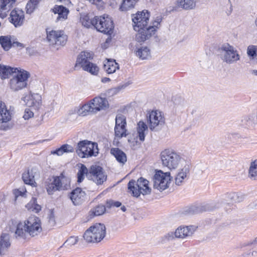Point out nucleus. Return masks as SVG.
Returning <instances> with one entry per match:
<instances>
[{"label": "nucleus", "mask_w": 257, "mask_h": 257, "mask_svg": "<svg viewBox=\"0 0 257 257\" xmlns=\"http://www.w3.org/2000/svg\"><path fill=\"white\" fill-rule=\"evenodd\" d=\"M42 230L40 219L35 216L29 217L24 223L19 222L17 225L16 235L23 236L26 232L34 237L39 234Z\"/></svg>", "instance_id": "1"}, {"label": "nucleus", "mask_w": 257, "mask_h": 257, "mask_svg": "<svg viewBox=\"0 0 257 257\" xmlns=\"http://www.w3.org/2000/svg\"><path fill=\"white\" fill-rule=\"evenodd\" d=\"M162 165L172 171L176 170L180 165L186 163L180 154L173 149H165L160 154Z\"/></svg>", "instance_id": "2"}, {"label": "nucleus", "mask_w": 257, "mask_h": 257, "mask_svg": "<svg viewBox=\"0 0 257 257\" xmlns=\"http://www.w3.org/2000/svg\"><path fill=\"white\" fill-rule=\"evenodd\" d=\"M12 74V77L8 83L12 91L18 92L27 87L28 79L30 76L28 72L23 69L17 68V70Z\"/></svg>", "instance_id": "3"}, {"label": "nucleus", "mask_w": 257, "mask_h": 257, "mask_svg": "<svg viewBox=\"0 0 257 257\" xmlns=\"http://www.w3.org/2000/svg\"><path fill=\"white\" fill-rule=\"evenodd\" d=\"M53 180L49 179L46 182V188L48 193L53 194L56 191L67 190L70 187V179L63 172L59 176L53 177Z\"/></svg>", "instance_id": "4"}, {"label": "nucleus", "mask_w": 257, "mask_h": 257, "mask_svg": "<svg viewBox=\"0 0 257 257\" xmlns=\"http://www.w3.org/2000/svg\"><path fill=\"white\" fill-rule=\"evenodd\" d=\"M149 182L141 177L137 181L132 180L127 184L128 192L134 197H138L141 194L148 195L151 193V188L149 185Z\"/></svg>", "instance_id": "5"}, {"label": "nucleus", "mask_w": 257, "mask_h": 257, "mask_svg": "<svg viewBox=\"0 0 257 257\" xmlns=\"http://www.w3.org/2000/svg\"><path fill=\"white\" fill-rule=\"evenodd\" d=\"M106 235V227L103 224L96 223L91 226L84 233L83 237L88 242H99Z\"/></svg>", "instance_id": "6"}, {"label": "nucleus", "mask_w": 257, "mask_h": 257, "mask_svg": "<svg viewBox=\"0 0 257 257\" xmlns=\"http://www.w3.org/2000/svg\"><path fill=\"white\" fill-rule=\"evenodd\" d=\"M220 58L227 64L236 63L240 60V55L237 49L228 43L223 45L221 47Z\"/></svg>", "instance_id": "7"}, {"label": "nucleus", "mask_w": 257, "mask_h": 257, "mask_svg": "<svg viewBox=\"0 0 257 257\" xmlns=\"http://www.w3.org/2000/svg\"><path fill=\"white\" fill-rule=\"evenodd\" d=\"M76 152L82 158L96 156L98 154L97 144L87 140L81 141L78 144Z\"/></svg>", "instance_id": "8"}, {"label": "nucleus", "mask_w": 257, "mask_h": 257, "mask_svg": "<svg viewBox=\"0 0 257 257\" xmlns=\"http://www.w3.org/2000/svg\"><path fill=\"white\" fill-rule=\"evenodd\" d=\"M147 117L149 128L152 131L161 129L165 123L164 114L159 110H152L148 112Z\"/></svg>", "instance_id": "9"}, {"label": "nucleus", "mask_w": 257, "mask_h": 257, "mask_svg": "<svg viewBox=\"0 0 257 257\" xmlns=\"http://www.w3.org/2000/svg\"><path fill=\"white\" fill-rule=\"evenodd\" d=\"M95 28L98 31L110 35L112 34L114 28L113 21L107 15L96 16Z\"/></svg>", "instance_id": "10"}, {"label": "nucleus", "mask_w": 257, "mask_h": 257, "mask_svg": "<svg viewBox=\"0 0 257 257\" xmlns=\"http://www.w3.org/2000/svg\"><path fill=\"white\" fill-rule=\"evenodd\" d=\"M171 180L170 172L164 173L161 170L158 171L153 177L154 188L163 191L169 187Z\"/></svg>", "instance_id": "11"}, {"label": "nucleus", "mask_w": 257, "mask_h": 257, "mask_svg": "<svg viewBox=\"0 0 257 257\" xmlns=\"http://www.w3.org/2000/svg\"><path fill=\"white\" fill-rule=\"evenodd\" d=\"M47 39L50 45L60 46L66 44L67 36L62 30H47Z\"/></svg>", "instance_id": "12"}, {"label": "nucleus", "mask_w": 257, "mask_h": 257, "mask_svg": "<svg viewBox=\"0 0 257 257\" xmlns=\"http://www.w3.org/2000/svg\"><path fill=\"white\" fill-rule=\"evenodd\" d=\"M150 14L148 11L144 10L141 12L133 15L132 21L135 31H140L141 29L147 26L149 21Z\"/></svg>", "instance_id": "13"}, {"label": "nucleus", "mask_w": 257, "mask_h": 257, "mask_svg": "<svg viewBox=\"0 0 257 257\" xmlns=\"http://www.w3.org/2000/svg\"><path fill=\"white\" fill-rule=\"evenodd\" d=\"M89 178L97 185L103 183L107 178V176L103 171V169L98 166H92L90 168Z\"/></svg>", "instance_id": "14"}, {"label": "nucleus", "mask_w": 257, "mask_h": 257, "mask_svg": "<svg viewBox=\"0 0 257 257\" xmlns=\"http://www.w3.org/2000/svg\"><path fill=\"white\" fill-rule=\"evenodd\" d=\"M126 119L122 114H118L115 117V126L114 128L115 135L116 137L121 138L126 136Z\"/></svg>", "instance_id": "15"}, {"label": "nucleus", "mask_w": 257, "mask_h": 257, "mask_svg": "<svg viewBox=\"0 0 257 257\" xmlns=\"http://www.w3.org/2000/svg\"><path fill=\"white\" fill-rule=\"evenodd\" d=\"M22 100L29 107L38 108L41 105V96L38 93L31 94L29 93L22 98Z\"/></svg>", "instance_id": "16"}, {"label": "nucleus", "mask_w": 257, "mask_h": 257, "mask_svg": "<svg viewBox=\"0 0 257 257\" xmlns=\"http://www.w3.org/2000/svg\"><path fill=\"white\" fill-rule=\"evenodd\" d=\"M196 227L193 225L180 226L175 231V236L177 238L186 239L192 235L196 230Z\"/></svg>", "instance_id": "17"}, {"label": "nucleus", "mask_w": 257, "mask_h": 257, "mask_svg": "<svg viewBox=\"0 0 257 257\" xmlns=\"http://www.w3.org/2000/svg\"><path fill=\"white\" fill-rule=\"evenodd\" d=\"M91 101L96 113L100 111L105 110L109 107L108 101L105 97L99 96H96L91 99Z\"/></svg>", "instance_id": "18"}, {"label": "nucleus", "mask_w": 257, "mask_h": 257, "mask_svg": "<svg viewBox=\"0 0 257 257\" xmlns=\"http://www.w3.org/2000/svg\"><path fill=\"white\" fill-rule=\"evenodd\" d=\"M148 132V126L147 124L144 121H140L138 123L136 131L133 134L134 139H139L141 142H144Z\"/></svg>", "instance_id": "19"}, {"label": "nucleus", "mask_w": 257, "mask_h": 257, "mask_svg": "<svg viewBox=\"0 0 257 257\" xmlns=\"http://www.w3.org/2000/svg\"><path fill=\"white\" fill-rule=\"evenodd\" d=\"M153 29H150L146 26L141 29L140 31H137L138 33L136 36V40L139 42H144L149 39L155 34L154 30H152Z\"/></svg>", "instance_id": "20"}, {"label": "nucleus", "mask_w": 257, "mask_h": 257, "mask_svg": "<svg viewBox=\"0 0 257 257\" xmlns=\"http://www.w3.org/2000/svg\"><path fill=\"white\" fill-rule=\"evenodd\" d=\"M11 22L13 23L15 27L21 26L24 20V14L23 11L19 9L13 10L10 15Z\"/></svg>", "instance_id": "21"}, {"label": "nucleus", "mask_w": 257, "mask_h": 257, "mask_svg": "<svg viewBox=\"0 0 257 257\" xmlns=\"http://www.w3.org/2000/svg\"><path fill=\"white\" fill-rule=\"evenodd\" d=\"M38 170L36 168H32L31 170L23 174L22 178L24 182L32 186H36L35 177L38 175Z\"/></svg>", "instance_id": "22"}, {"label": "nucleus", "mask_w": 257, "mask_h": 257, "mask_svg": "<svg viewBox=\"0 0 257 257\" xmlns=\"http://www.w3.org/2000/svg\"><path fill=\"white\" fill-rule=\"evenodd\" d=\"M86 193L80 188H76L71 193L70 199L74 205L81 204L85 199Z\"/></svg>", "instance_id": "23"}, {"label": "nucleus", "mask_w": 257, "mask_h": 257, "mask_svg": "<svg viewBox=\"0 0 257 257\" xmlns=\"http://www.w3.org/2000/svg\"><path fill=\"white\" fill-rule=\"evenodd\" d=\"M190 172V166L185 164L182 168L179 170L175 178V183L179 186L182 185L187 179Z\"/></svg>", "instance_id": "24"}, {"label": "nucleus", "mask_w": 257, "mask_h": 257, "mask_svg": "<svg viewBox=\"0 0 257 257\" xmlns=\"http://www.w3.org/2000/svg\"><path fill=\"white\" fill-rule=\"evenodd\" d=\"M16 0H0V18H5Z\"/></svg>", "instance_id": "25"}, {"label": "nucleus", "mask_w": 257, "mask_h": 257, "mask_svg": "<svg viewBox=\"0 0 257 257\" xmlns=\"http://www.w3.org/2000/svg\"><path fill=\"white\" fill-rule=\"evenodd\" d=\"M92 59V55L91 53L86 51L82 52L78 56L75 66H80L83 69L88 63H91L89 61Z\"/></svg>", "instance_id": "26"}, {"label": "nucleus", "mask_w": 257, "mask_h": 257, "mask_svg": "<svg viewBox=\"0 0 257 257\" xmlns=\"http://www.w3.org/2000/svg\"><path fill=\"white\" fill-rule=\"evenodd\" d=\"M12 117V111L8 108L5 103L0 102V122L7 123L11 120Z\"/></svg>", "instance_id": "27"}, {"label": "nucleus", "mask_w": 257, "mask_h": 257, "mask_svg": "<svg viewBox=\"0 0 257 257\" xmlns=\"http://www.w3.org/2000/svg\"><path fill=\"white\" fill-rule=\"evenodd\" d=\"M54 14H58L56 20L57 21H64L67 19L69 11L63 6L56 5L52 9Z\"/></svg>", "instance_id": "28"}, {"label": "nucleus", "mask_w": 257, "mask_h": 257, "mask_svg": "<svg viewBox=\"0 0 257 257\" xmlns=\"http://www.w3.org/2000/svg\"><path fill=\"white\" fill-rule=\"evenodd\" d=\"M136 56L141 60H147L151 58V51L147 46H142L136 49Z\"/></svg>", "instance_id": "29"}, {"label": "nucleus", "mask_w": 257, "mask_h": 257, "mask_svg": "<svg viewBox=\"0 0 257 257\" xmlns=\"http://www.w3.org/2000/svg\"><path fill=\"white\" fill-rule=\"evenodd\" d=\"M176 5L178 8L184 10H191L195 8L196 0H177Z\"/></svg>", "instance_id": "30"}, {"label": "nucleus", "mask_w": 257, "mask_h": 257, "mask_svg": "<svg viewBox=\"0 0 257 257\" xmlns=\"http://www.w3.org/2000/svg\"><path fill=\"white\" fill-rule=\"evenodd\" d=\"M110 153L115 158L118 162L124 164L127 161L125 154L118 148H112Z\"/></svg>", "instance_id": "31"}, {"label": "nucleus", "mask_w": 257, "mask_h": 257, "mask_svg": "<svg viewBox=\"0 0 257 257\" xmlns=\"http://www.w3.org/2000/svg\"><path fill=\"white\" fill-rule=\"evenodd\" d=\"M104 69L108 74H112L119 69V66L114 60L107 59L104 64Z\"/></svg>", "instance_id": "32"}, {"label": "nucleus", "mask_w": 257, "mask_h": 257, "mask_svg": "<svg viewBox=\"0 0 257 257\" xmlns=\"http://www.w3.org/2000/svg\"><path fill=\"white\" fill-rule=\"evenodd\" d=\"M93 106V105L91 100L88 103L84 104L78 109V113L79 115L82 116L86 115L88 113H95V111Z\"/></svg>", "instance_id": "33"}, {"label": "nucleus", "mask_w": 257, "mask_h": 257, "mask_svg": "<svg viewBox=\"0 0 257 257\" xmlns=\"http://www.w3.org/2000/svg\"><path fill=\"white\" fill-rule=\"evenodd\" d=\"M10 246L9 236L6 234L2 235L0 239V254H5Z\"/></svg>", "instance_id": "34"}, {"label": "nucleus", "mask_w": 257, "mask_h": 257, "mask_svg": "<svg viewBox=\"0 0 257 257\" xmlns=\"http://www.w3.org/2000/svg\"><path fill=\"white\" fill-rule=\"evenodd\" d=\"M73 152L74 148L72 146L68 144H64L58 149L51 151V154L60 156L64 153H72Z\"/></svg>", "instance_id": "35"}, {"label": "nucleus", "mask_w": 257, "mask_h": 257, "mask_svg": "<svg viewBox=\"0 0 257 257\" xmlns=\"http://www.w3.org/2000/svg\"><path fill=\"white\" fill-rule=\"evenodd\" d=\"M16 70L17 68L0 64V77L2 79H6Z\"/></svg>", "instance_id": "36"}, {"label": "nucleus", "mask_w": 257, "mask_h": 257, "mask_svg": "<svg viewBox=\"0 0 257 257\" xmlns=\"http://www.w3.org/2000/svg\"><path fill=\"white\" fill-rule=\"evenodd\" d=\"M13 36H2L0 37V44L3 49L8 51L12 47Z\"/></svg>", "instance_id": "37"}, {"label": "nucleus", "mask_w": 257, "mask_h": 257, "mask_svg": "<svg viewBox=\"0 0 257 257\" xmlns=\"http://www.w3.org/2000/svg\"><path fill=\"white\" fill-rule=\"evenodd\" d=\"M80 21L82 25L86 28H90L91 26L95 27V17L91 20L87 15H81Z\"/></svg>", "instance_id": "38"}, {"label": "nucleus", "mask_w": 257, "mask_h": 257, "mask_svg": "<svg viewBox=\"0 0 257 257\" xmlns=\"http://www.w3.org/2000/svg\"><path fill=\"white\" fill-rule=\"evenodd\" d=\"M138 0H123L119 8L121 11H126L134 8Z\"/></svg>", "instance_id": "39"}, {"label": "nucleus", "mask_w": 257, "mask_h": 257, "mask_svg": "<svg viewBox=\"0 0 257 257\" xmlns=\"http://www.w3.org/2000/svg\"><path fill=\"white\" fill-rule=\"evenodd\" d=\"M26 207L28 210L35 212H38L41 210V206L37 203L36 199L33 198L26 205Z\"/></svg>", "instance_id": "40"}, {"label": "nucleus", "mask_w": 257, "mask_h": 257, "mask_svg": "<svg viewBox=\"0 0 257 257\" xmlns=\"http://www.w3.org/2000/svg\"><path fill=\"white\" fill-rule=\"evenodd\" d=\"M248 175L251 179L257 180V160L251 163Z\"/></svg>", "instance_id": "41"}, {"label": "nucleus", "mask_w": 257, "mask_h": 257, "mask_svg": "<svg viewBox=\"0 0 257 257\" xmlns=\"http://www.w3.org/2000/svg\"><path fill=\"white\" fill-rule=\"evenodd\" d=\"M246 53L249 60H254L257 57V45H249L246 50Z\"/></svg>", "instance_id": "42"}, {"label": "nucleus", "mask_w": 257, "mask_h": 257, "mask_svg": "<svg viewBox=\"0 0 257 257\" xmlns=\"http://www.w3.org/2000/svg\"><path fill=\"white\" fill-rule=\"evenodd\" d=\"M83 69L93 75H97L99 71L98 67L96 64L91 62L88 63Z\"/></svg>", "instance_id": "43"}, {"label": "nucleus", "mask_w": 257, "mask_h": 257, "mask_svg": "<svg viewBox=\"0 0 257 257\" xmlns=\"http://www.w3.org/2000/svg\"><path fill=\"white\" fill-rule=\"evenodd\" d=\"M105 207L103 205H99L91 210L90 211V215L93 216H99L102 215L105 212Z\"/></svg>", "instance_id": "44"}, {"label": "nucleus", "mask_w": 257, "mask_h": 257, "mask_svg": "<svg viewBox=\"0 0 257 257\" xmlns=\"http://www.w3.org/2000/svg\"><path fill=\"white\" fill-rule=\"evenodd\" d=\"M162 18L161 16H157L152 22L151 25L148 27L150 29H153L152 30H154V32L156 33L157 30L160 27V24L162 22Z\"/></svg>", "instance_id": "45"}, {"label": "nucleus", "mask_w": 257, "mask_h": 257, "mask_svg": "<svg viewBox=\"0 0 257 257\" xmlns=\"http://www.w3.org/2000/svg\"><path fill=\"white\" fill-rule=\"evenodd\" d=\"M88 172L87 168L84 165H81L77 173L78 182L80 183L84 178L85 175Z\"/></svg>", "instance_id": "46"}, {"label": "nucleus", "mask_w": 257, "mask_h": 257, "mask_svg": "<svg viewBox=\"0 0 257 257\" xmlns=\"http://www.w3.org/2000/svg\"><path fill=\"white\" fill-rule=\"evenodd\" d=\"M13 193L17 198L19 196L26 197L27 191L25 187H21L19 189H15L13 191Z\"/></svg>", "instance_id": "47"}, {"label": "nucleus", "mask_w": 257, "mask_h": 257, "mask_svg": "<svg viewBox=\"0 0 257 257\" xmlns=\"http://www.w3.org/2000/svg\"><path fill=\"white\" fill-rule=\"evenodd\" d=\"M78 240V237L71 236L63 243V245L66 247L71 246L76 244Z\"/></svg>", "instance_id": "48"}, {"label": "nucleus", "mask_w": 257, "mask_h": 257, "mask_svg": "<svg viewBox=\"0 0 257 257\" xmlns=\"http://www.w3.org/2000/svg\"><path fill=\"white\" fill-rule=\"evenodd\" d=\"M37 8V7H36L34 4H33L32 2L29 0L26 7L27 13L29 14H32Z\"/></svg>", "instance_id": "49"}, {"label": "nucleus", "mask_w": 257, "mask_h": 257, "mask_svg": "<svg viewBox=\"0 0 257 257\" xmlns=\"http://www.w3.org/2000/svg\"><path fill=\"white\" fill-rule=\"evenodd\" d=\"M139 139H129L128 142L130 143V146L132 148V149L135 150L138 148L140 146V143L138 142Z\"/></svg>", "instance_id": "50"}, {"label": "nucleus", "mask_w": 257, "mask_h": 257, "mask_svg": "<svg viewBox=\"0 0 257 257\" xmlns=\"http://www.w3.org/2000/svg\"><path fill=\"white\" fill-rule=\"evenodd\" d=\"M121 203L118 201H114L111 200H109L106 202V207L110 208L111 207H118L120 206Z\"/></svg>", "instance_id": "51"}, {"label": "nucleus", "mask_w": 257, "mask_h": 257, "mask_svg": "<svg viewBox=\"0 0 257 257\" xmlns=\"http://www.w3.org/2000/svg\"><path fill=\"white\" fill-rule=\"evenodd\" d=\"M34 113L30 108H26L24 112L23 118L26 120L33 117Z\"/></svg>", "instance_id": "52"}, {"label": "nucleus", "mask_w": 257, "mask_h": 257, "mask_svg": "<svg viewBox=\"0 0 257 257\" xmlns=\"http://www.w3.org/2000/svg\"><path fill=\"white\" fill-rule=\"evenodd\" d=\"M12 42L13 43V44H12V47L20 48H23L24 47V44L21 43L17 41V39H16L14 36H13V40Z\"/></svg>", "instance_id": "53"}, {"label": "nucleus", "mask_w": 257, "mask_h": 257, "mask_svg": "<svg viewBox=\"0 0 257 257\" xmlns=\"http://www.w3.org/2000/svg\"><path fill=\"white\" fill-rule=\"evenodd\" d=\"M90 3L96 5L97 6H101L102 2L101 0H88Z\"/></svg>", "instance_id": "54"}, {"label": "nucleus", "mask_w": 257, "mask_h": 257, "mask_svg": "<svg viewBox=\"0 0 257 257\" xmlns=\"http://www.w3.org/2000/svg\"><path fill=\"white\" fill-rule=\"evenodd\" d=\"M111 42V38H108L105 42L102 45V47L104 49H106L108 47V44Z\"/></svg>", "instance_id": "55"}, {"label": "nucleus", "mask_w": 257, "mask_h": 257, "mask_svg": "<svg viewBox=\"0 0 257 257\" xmlns=\"http://www.w3.org/2000/svg\"><path fill=\"white\" fill-rule=\"evenodd\" d=\"M33 4H34V5L37 7L39 3L41 1V0H30Z\"/></svg>", "instance_id": "56"}, {"label": "nucleus", "mask_w": 257, "mask_h": 257, "mask_svg": "<svg viewBox=\"0 0 257 257\" xmlns=\"http://www.w3.org/2000/svg\"><path fill=\"white\" fill-rule=\"evenodd\" d=\"M232 7L231 5H230V8H229V10L227 12V15L228 16L230 15L231 14V13H232Z\"/></svg>", "instance_id": "57"}, {"label": "nucleus", "mask_w": 257, "mask_h": 257, "mask_svg": "<svg viewBox=\"0 0 257 257\" xmlns=\"http://www.w3.org/2000/svg\"><path fill=\"white\" fill-rule=\"evenodd\" d=\"M250 72L252 75L257 76V70H252Z\"/></svg>", "instance_id": "58"}, {"label": "nucleus", "mask_w": 257, "mask_h": 257, "mask_svg": "<svg viewBox=\"0 0 257 257\" xmlns=\"http://www.w3.org/2000/svg\"><path fill=\"white\" fill-rule=\"evenodd\" d=\"M108 81H109V78H108L105 77L102 79V82H106Z\"/></svg>", "instance_id": "59"}, {"label": "nucleus", "mask_w": 257, "mask_h": 257, "mask_svg": "<svg viewBox=\"0 0 257 257\" xmlns=\"http://www.w3.org/2000/svg\"><path fill=\"white\" fill-rule=\"evenodd\" d=\"M231 197L232 198H234V197H236L237 196V194L235 193H233L231 194Z\"/></svg>", "instance_id": "60"}, {"label": "nucleus", "mask_w": 257, "mask_h": 257, "mask_svg": "<svg viewBox=\"0 0 257 257\" xmlns=\"http://www.w3.org/2000/svg\"><path fill=\"white\" fill-rule=\"evenodd\" d=\"M254 25L257 30V17L255 18V19L254 20Z\"/></svg>", "instance_id": "61"}, {"label": "nucleus", "mask_w": 257, "mask_h": 257, "mask_svg": "<svg viewBox=\"0 0 257 257\" xmlns=\"http://www.w3.org/2000/svg\"><path fill=\"white\" fill-rule=\"evenodd\" d=\"M121 210L122 211L124 212L126 210L125 206H123L121 207Z\"/></svg>", "instance_id": "62"}, {"label": "nucleus", "mask_w": 257, "mask_h": 257, "mask_svg": "<svg viewBox=\"0 0 257 257\" xmlns=\"http://www.w3.org/2000/svg\"><path fill=\"white\" fill-rule=\"evenodd\" d=\"M257 254V252L256 251H253L252 253H251V255H254L255 254Z\"/></svg>", "instance_id": "63"}, {"label": "nucleus", "mask_w": 257, "mask_h": 257, "mask_svg": "<svg viewBox=\"0 0 257 257\" xmlns=\"http://www.w3.org/2000/svg\"><path fill=\"white\" fill-rule=\"evenodd\" d=\"M254 243H257V237L254 239Z\"/></svg>", "instance_id": "64"}]
</instances>
